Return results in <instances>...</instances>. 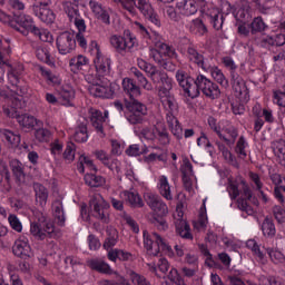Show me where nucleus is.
Listing matches in <instances>:
<instances>
[{"mask_svg": "<svg viewBox=\"0 0 285 285\" xmlns=\"http://www.w3.org/2000/svg\"><path fill=\"white\" fill-rule=\"evenodd\" d=\"M209 21L215 30H222L224 26V14L219 12V9H212L208 13Z\"/></svg>", "mask_w": 285, "mask_h": 285, "instance_id": "37", "label": "nucleus"}, {"mask_svg": "<svg viewBox=\"0 0 285 285\" xmlns=\"http://www.w3.org/2000/svg\"><path fill=\"white\" fill-rule=\"evenodd\" d=\"M88 91L92 97H102L104 99H110L115 95L112 83L108 79L104 83L96 82L95 85H90Z\"/></svg>", "mask_w": 285, "mask_h": 285, "instance_id": "17", "label": "nucleus"}, {"mask_svg": "<svg viewBox=\"0 0 285 285\" xmlns=\"http://www.w3.org/2000/svg\"><path fill=\"white\" fill-rule=\"evenodd\" d=\"M77 168H78V173H86V168H89L90 170H95V164H92V160H90L88 157L80 156Z\"/></svg>", "mask_w": 285, "mask_h": 285, "instance_id": "54", "label": "nucleus"}, {"mask_svg": "<svg viewBox=\"0 0 285 285\" xmlns=\"http://www.w3.org/2000/svg\"><path fill=\"white\" fill-rule=\"evenodd\" d=\"M252 32H264L266 30V23L261 17L255 18L250 23Z\"/></svg>", "mask_w": 285, "mask_h": 285, "instance_id": "58", "label": "nucleus"}, {"mask_svg": "<svg viewBox=\"0 0 285 285\" xmlns=\"http://www.w3.org/2000/svg\"><path fill=\"white\" fill-rule=\"evenodd\" d=\"M63 10L71 22L79 17V8L72 2H65Z\"/></svg>", "mask_w": 285, "mask_h": 285, "instance_id": "48", "label": "nucleus"}, {"mask_svg": "<svg viewBox=\"0 0 285 285\" xmlns=\"http://www.w3.org/2000/svg\"><path fill=\"white\" fill-rule=\"evenodd\" d=\"M88 63H90V60L86 56L78 55L70 59L69 67L72 72H79V70H83V67L88 66Z\"/></svg>", "mask_w": 285, "mask_h": 285, "instance_id": "34", "label": "nucleus"}, {"mask_svg": "<svg viewBox=\"0 0 285 285\" xmlns=\"http://www.w3.org/2000/svg\"><path fill=\"white\" fill-rule=\"evenodd\" d=\"M274 153L279 159L281 166H285V141L277 140L274 142Z\"/></svg>", "mask_w": 285, "mask_h": 285, "instance_id": "47", "label": "nucleus"}, {"mask_svg": "<svg viewBox=\"0 0 285 285\" xmlns=\"http://www.w3.org/2000/svg\"><path fill=\"white\" fill-rule=\"evenodd\" d=\"M88 266L92 271H97L98 273H104L105 275H117V272H114L112 268H110V265L104 261L99 259H91L88 262Z\"/></svg>", "mask_w": 285, "mask_h": 285, "instance_id": "31", "label": "nucleus"}, {"mask_svg": "<svg viewBox=\"0 0 285 285\" xmlns=\"http://www.w3.org/2000/svg\"><path fill=\"white\" fill-rule=\"evenodd\" d=\"M56 46L59 55H70L77 48L75 35L68 31L60 33L57 37Z\"/></svg>", "mask_w": 285, "mask_h": 285, "instance_id": "13", "label": "nucleus"}, {"mask_svg": "<svg viewBox=\"0 0 285 285\" xmlns=\"http://www.w3.org/2000/svg\"><path fill=\"white\" fill-rule=\"evenodd\" d=\"M122 197L131 208H144V199H141L137 190H125L122 191Z\"/></svg>", "mask_w": 285, "mask_h": 285, "instance_id": "28", "label": "nucleus"}, {"mask_svg": "<svg viewBox=\"0 0 285 285\" xmlns=\"http://www.w3.org/2000/svg\"><path fill=\"white\" fill-rule=\"evenodd\" d=\"M144 197L146 204L154 210V213H156V215H159L160 217L168 215V205H166L159 196L153 193H146Z\"/></svg>", "mask_w": 285, "mask_h": 285, "instance_id": "19", "label": "nucleus"}, {"mask_svg": "<svg viewBox=\"0 0 285 285\" xmlns=\"http://www.w3.org/2000/svg\"><path fill=\"white\" fill-rule=\"evenodd\" d=\"M187 57L189 61L193 63H197L199 68L206 70V66H204V55L199 53L195 47H188L187 49Z\"/></svg>", "mask_w": 285, "mask_h": 285, "instance_id": "38", "label": "nucleus"}, {"mask_svg": "<svg viewBox=\"0 0 285 285\" xmlns=\"http://www.w3.org/2000/svg\"><path fill=\"white\" fill-rule=\"evenodd\" d=\"M171 90L173 89H164L159 90L158 92V99L164 110L167 111V115H175L179 108L177 105V99H175V95L170 92Z\"/></svg>", "mask_w": 285, "mask_h": 285, "instance_id": "18", "label": "nucleus"}, {"mask_svg": "<svg viewBox=\"0 0 285 285\" xmlns=\"http://www.w3.org/2000/svg\"><path fill=\"white\" fill-rule=\"evenodd\" d=\"M32 35L38 37L40 41H43L45 43H52L53 41L52 33L46 29H39L36 27V30L32 31Z\"/></svg>", "mask_w": 285, "mask_h": 285, "instance_id": "51", "label": "nucleus"}, {"mask_svg": "<svg viewBox=\"0 0 285 285\" xmlns=\"http://www.w3.org/2000/svg\"><path fill=\"white\" fill-rule=\"evenodd\" d=\"M147 77L154 86H159L158 92L159 90H173V78L168 77L165 71L157 69L156 66L147 73Z\"/></svg>", "mask_w": 285, "mask_h": 285, "instance_id": "11", "label": "nucleus"}, {"mask_svg": "<svg viewBox=\"0 0 285 285\" xmlns=\"http://www.w3.org/2000/svg\"><path fill=\"white\" fill-rule=\"evenodd\" d=\"M174 224L176 226V233L183 239H193V234L190 233V225L184 219V205L178 204L176 210L173 215Z\"/></svg>", "mask_w": 285, "mask_h": 285, "instance_id": "9", "label": "nucleus"}, {"mask_svg": "<svg viewBox=\"0 0 285 285\" xmlns=\"http://www.w3.org/2000/svg\"><path fill=\"white\" fill-rule=\"evenodd\" d=\"M33 190L36 195V202L42 207L46 206L48 203V189L43 185L35 183Z\"/></svg>", "mask_w": 285, "mask_h": 285, "instance_id": "35", "label": "nucleus"}, {"mask_svg": "<svg viewBox=\"0 0 285 285\" xmlns=\"http://www.w3.org/2000/svg\"><path fill=\"white\" fill-rule=\"evenodd\" d=\"M90 10L94 12L96 19L99 21H102V23H106V26H110V14H108V11L104 9L101 3L91 0L89 2Z\"/></svg>", "mask_w": 285, "mask_h": 285, "instance_id": "27", "label": "nucleus"}, {"mask_svg": "<svg viewBox=\"0 0 285 285\" xmlns=\"http://www.w3.org/2000/svg\"><path fill=\"white\" fill-rule=\"evenodd\" d=\"M63 159L67 164H72V161H75V144L67 145L63 153Z\"/></svg>", "mask_w": 285, "mask_h": 285, "instance_id": "62", "label": "nucleus"}, {"mask_svg": "<svg viewBox=\"0 0 285 285\" xmlns=\"http://www.w3.org/2000/svg\"><path fill=\"white\" fill-rule=\"evenodd\" d=\"M256 42L258 43V46H261V48H273V46H275L273 41V36L263 35L256 40Z\"/></svg>", "mask_w": 285, "mask_h": 285, "instance_id": "61", "label": "nucleus"}, {"mask_svg": "<svg viewBox=\"0 0 285 285\" xmlns=\"http://www.w3.org/2000/svg\"><path fill=\"white\" fill-rule=\"evenodd\" d=\"M273 213L275 219L278 222V224H284L285 223V210L281 206H274L273 207Z\"/></svg>", "mask_w": 285, "mask_h": 285, "instance_id": "64", "label": "nucleus"}, {"mask_svg": "<svg viewBox=\"0 0 285 285\" xmlns=\"http://www.w3.org/2000/svg\"><path fill=\"white\" fill-rule=\"evenodd\" d=\"M11 91L16 92L18 97H13L10 99L11 106H3V112L7 117H10L11 119H17V117H19V112L17 110L26 108L23 95H26L27 90L23 87H19L16 89H11Z\"/></svg>", "mask_w": 285, "mask_h": 285, "instance_id": "8", "label": "nucleus"}, {"mask_svg": "<svg viewBox=\"0 0 285 285\" xmlns=\"http://www.w3.org/2000/svg\"><path fill=\"white\" fill-rule=\"evenodd\" d=\"M8 222L13 230L16 233H21L23 230V225H21V220H19V217L14 214H10L8 217Z\"/></svg>", "mask_w": 285, "mask_h": 285, "instance_id": "59", "label": "nucleus"}, {"mask_svg": "<svg viewBox=\"0 0 285 285\" xmlns=\"http://www.w3.org/2000/svg\"><path fill=\"white\" fill-rule=\"evenodd\" d=\"M3 60H0V83L3 81V78L6 77V66H8V79L13 88H21V81L19 80V75H21V71L23 70V67L19 66L12 67L10 65H6V62H2Z\"/></svg>", "mask_w": 285, "mask_h": 285, "instance_id": "16", "label": "nucleus"}, {"mask_svg": "<svg viewBox=\"0 0 285 285\" xmlns=\"http://www.w3.org/2000/svg\"><path fill=\"white\" fill-rule=\"evenodd\" d=\"M155 139H157L161 146H168V144H170V135L164 124H157L155 126Z\"/></svg>", "mask_w": 285, "mask_h": 285, "instance_id": "32", "label": "nucleus"}, {"mask_svg": "<svg viewBox=\"0 0 285 285\" xmlns=\"http://www.w3.org/2000/svg\"><path fill=\"white\" fill-rule=\"evenodd\" d=\"M157 189L159 195L164 197L167 202H173V187L168 181V177L160 175L157 179Z\"/></svg>", "mask_w": 285, "mask_h": 285, "instance_id": "26", "label": "nucleus"}, {"mask_svg": "<svg viewBox=\"0 0 285 285\" xmlns=\"http://www.w3.org/2000/svg\"><path fill=\"white\" fill-rule=\"evenodd\" d=\"M12 173L14 175V177H17L18 181H23V179H26V174L23 173V164H21V161L13 159L10 163Z\"/></svg>", "mask_w": 285, "mask_h": 285, "instance_id": "46", "label": "nucleus"}, {"mask_svg": "<svg viewBox=\"0 0 285 285\" xmlns=\"http://www.w3.org/2000/svg\"><path fill=\"white\" fill-rule=\"evenodd\" d=\"M122 90L130 99H135L141 95V89L139 86H136L135 81L130 78H125L122 80Z\"/></svg>", "mask_w": 285, "mask_h": 285, "instance_id": "30", "label": "nucleus"}, {"mask_svg": "<svg viewBox=\"0 0 285 285\" xmlns=\"http://www.w3.org/2000/svg\"><path fill=\"white\" fill-rule=\"evenodd\" d=\"M142 237L144 246L148 255L157 257V255H159V250H166L167 253H171L173 250V248L166 244V240H164V238H161L157 233H154L153 236H150V234L144 230Z\"/></svg>", "mask_w": 285, "mask_h": 285, "instance_id": "3", "label": "nucleus"}, {"mask_svg": "<svg viewBox=\"0 0 285 285\" xmlns=\"http://www.w3.org/2000/svg\"><path fill=\"white\" fill-rule=\"evenodd\" d=\"M52 213L58 226H66V214H63V203L56 200L52 204Z\"/></svg>", "mask_w": 285, "mask_h": 285, "instance_id": "33", "label": "nucleus"}, {"mask_svg": "<svg viewBox=\"0 0 285 285\" xmlns=\"http://www.w3.org/2000/svg\"><path fill=\"white\" fill-rule=\"evenodd\" d=\"M209 72H210L213 79H215V81H217V83H220V85L227 83L226 76H224V72H222L219 68L212 67L209 69Z\"/></svg>", "mask_w": 285, "mask_h": 285, "instance_id": "57", "label": "nucleus"}, {"mask_svg": "<svg viewBox=\"0 0 285 285\" xmlns=\"http://www.w3.org/2000/svg\"><path fill=\"white\" fill-rule=\"evenodd\" d=\"M166 161V151H160V153H151L149 154L145 160L147 164H153V161Z\"/></svg>", "mask_w": 285, "mask_h": 285, "instance_id": "63", "label": "nucleus"}, {"mask_svg": "<svg viewBox=\"0 0 285 285\" xmlns=\"http://www.w3.org/2000/svg\"><path fill=\"white\" fill-rule=\"evenodd\" d=\"M13 255L21 259H30L32 257V247L26 237H19L12 246Z\"/></svg>", "mask_w": 285, "mask_h": 285, "instance_id": "22", "label": "nucleus"}, {"mask_svg": "<svg viewBox=\"0 0 285 285\" xmlns=\"http://www.w3.org/2000/svg\"><path fill=\"white\" fill-rule=\"evenodd\" d=\"M106 119H108V111L104 114L97 109H90V121L95 130L100 135V137H106L104 132V125L106 124Z\"/></svg>", "mask_w": 285, "mask_h": 285, "instance_id": "24", "label": "nucleus"}, {"mask_svg": "<svg viewBox=\"0 0 285 285\" xmlns=\"http://www.w3.org/2000/svg\"><path fill=\"white\" fill-rule=\"evenodd\" d=\"M209 128L218 135L219 139H223L227 146H234L235 141L237 139V129L233 126L226 127V132L230 134V138H226V135L222 134V130H219V127L217 126V120L214 117L208 118Z\"/></svg>", "mask_w": 285, "mask_h": 285, "instance_id": "21", "label": "nucleus"}, {"mask_svg": "<svg viewBox=\"0 0 285 285\" xmlns=\"http://www.w3.org/2000/svg\"><path fill=\"white\" fill-rule=\"evenodd\" d=\"M197 83L200 88V92H203L205 97H208V99H219L222 90L217 83L213 82V80L206 78L204 75H198Z\"/></svg>", "mask_w": 285, "mask_h": 285, "instance_id": "12", "label": "nucleus"}, {"mask_svg": "<svg viewBox=\"0 0 285 285\" xmlns=\"http://www.w3.org/2000/svg\"><path fill=\"white\" fill-rule=\"evenodd\" d=\"M232 88L235 97L240 101V104H247L248 99H250V95L248 92L246 81L239 73H233Z\"/></svg>", "mask_w": 285, "mask_h": 285, "instance_id": "15", "label": "nucleus"}, {"mask_svg": "<svg viewBox=\"0 0 285 285\" xmlns=\"http://www.w3.org/2000/svg\"><path fill=\"white\" fill-rule=\"evenodd\" d=\"M16 119L21 128H27L28 130L35 128L38 124L37 118L28 114L18 115Z\"/></svg>", "mask_w": 285, "mask_h": 285, "instance_id": "41", "label": "nucleus"}, {"mask_svg": "<svg viewBox=\"0 0 285 285\" xmlns=\"http://www.w3.org/2000/svg\"><path fill=\"white\" fill-rule=\"evenodd\" d=\"M109 43L118 55H126L130 52L137 45V38L130 33V31H125L124 36L112 35L109 38Z\"/></svg>", "mask_w": 285, "mask_h": 285, "instance_id": "4", "label": "nucleus"}, {"mask_svg": "<svg viewBox=\"0 0 285 285\" xmlns=\"http://www.w3.org/2000/svg\"><path fill=\"white\" fill-rule=\"evenodd\" d=\"M60 99L63 106H70V101L75 99V90L72 88H62L60 91Z\"/></svg>", "mask_w": 285, "mask_h": 285, "instance_id": "53", "label": "nucleus"}, {"mask_svg": "<svg viewBox=\"0 0 285 285\" xmlns=\"http://www.w3.org/2000/svg\"><path fill=\"white\" fill-rule=\"evenodd\" d=\"M174 56L175 50L164 42L156 43V48L149 50V57L165 70H173V62L168 60V57Z\"/></svg>", "mask_w": 285, "mask_h": 285, "instance_id": "2", "label": "nucleus"}, {"mask_svg": "<svg viewBox=\"0 0 285 285\" xmlns=\"http://www.w3.org/2000/svg\"><path fill=\"white\" fill-rule=\"evenodd\" d=\"M262 230L265 237H275V223H273L269 218H265L262 224Z\"/></svg>", "mask_w": 285, "mask_h": 285, "instance_id": "50", "label": "nucleus"}, {"mask_svg": "<svg viewBox=\"0 0 285 285\" xmlns=\"http://www.w3.org/2000/svg\"><path fill=\"white\" fill-rule=\"evenodd\" d=\"M125 108L130 112L128 116L129 124H144L146 115H148V107L139 100L131 98L125 101Z\"/></svg>", "mask_w": 285, "mask_h": 285, "instance_id": "5", "label": "nucleus"}, {"mask_svg": "<svg viewBox=\"0 0 285 285\" xmlns=\"http://www.w3.org/2000/svg\"><path fill=\"white\" fill-rule=\"evenodd\" d=\"M89 206L92 208L94 217H96V219H99L102 224H109L110 212L108 209L110 208V205L106 203V199H104L101 194H94L89 202Z\"/></svg>", "mask_w": 285, "mask_h": 285, "instance_id": "6", "label": "nucleus"}, {"mask_svg": "<svg viewBox=\"0 0 285 285\" xmlns=\"http://www.w3.org/2000/svg\"><path fill=\"white\" fill-rule=\"evenodd\" d=\"M166 121L168 124V128L170 132L176 137V139H184V129L181 128V125L179 124V120L175 115L170 114L167 115Z\"/></svg>", "mask_w": 285, "mask_h": 285, "instance_id": "29", "label": "nucleus"}, {"mask_svg": "<svg viewBox=\"0 0 285 285\" xmlns=\"http://www.w3.org/2000/svg\"><path fill=\"white\" fill-rule=\"evenodd\" d=\"M108 237L105 239L104 248L110 250L112 246H117V240L119 239V233L114 227H107Z\"/></svg>", "mask_w": 285, "mask_h": 285, "instance_id": "39", "label": "nucleus"}, {"mask_svg": "<svg viewBox=\"0 0 285 285\" xmlns=\"http://www.w3.org/2000/svg\"><path fill=\"white\" fill-rule=\"evenodd\" d=\"M199 6L202 4H199L197 0H177L176 2V9L185 17H193V14H197Z\"/></svg>", "mask_w": 285, "mask_h": 285, "instance_id": "25", "label": "nucleus"}, {"mask_svg": "<svg viewBox=\"0 0 285 285\" xmlns=\"http://www.w3.org/2000/svg\"><path fill=\"white\" fill-rule=\"evenodd\" d=\"M266 253L272 259L273 264H284L285 263V256L281 250L273 249L271 247L266 248Z\"/></svg>", "mask_w": 285, "mask_h": 285, "instance_id": "49", "label": "nucleus"}, {"mask_svg": "<svg viewBox=\"0 0 285 285\" xmlns=\"http://www.w3.org/2000/svg\"><path fill=\"white\" fill-rule=\"evenodd\" d=\"M85 184L91 188H99V186H104V184H106V179L101 176L87 174L85 175Z\"/></svg>", "mask_w": 285, "mask_h": 285, "instance_id": "44", "label": "nucleus"}, {"mask_svg": "<svg viewBox=\"0 0 285 285\" xmlns=\"http://www.w3.org/2000/svg\"><path fill=\"white\" fill-rule=\"evenodd\" d=\"M246 146H248V144H246V138H244L243 136L238 139L237 144H236V153L238 155V157H240V159H246Z\"/></svg>", "mask_w": 285, "mask_h": 285, "instance_id": "56", "label": "nucleus"}, {"mask_svg": "<svg viewBox=\"0 0 285 285\" xmlns=\"http://www.w3.org/2000/svg\"><path fill=\"white\" fill-rule=\"evenodd\" d=\"M208 226V215H206V200L203 203L197 222H194V228L196 230H206Z\"/></svg>", "mask_w": 285, "mask_h": 285, "instance_id": "40", "label": "nucleus"}, {"mask_svg": "<svg viewBox=\"0 0 285 285\" xmlns=\"http://www.w3.org/2000/svg\"><path fill=\"white\" fill-rule=\"evenodd\" d=\"M14 21L20 27L13 24V28L18 30V32H21V35H23L24 37H28V32H35L37 28V26H35V20L32 19V17L26 13L14 14Z\"/></svg>", "mask_w": 285, "mask_h": 285, "instance_id": "20", "label": "nucleus"}, {"mask_svg": "<svg viewBox=\"0 0 285 285\" xmlns=\"http://www.w3.org/2000/svg\"><path fill=\"white\" fill-rule=\"evenodd\" d=\"M36 56H37V59H39L40 61H43L45 63L52 62V60L50 59V51H48V49L46 48H38L36 50Z\"/></svg>", "mask_w": 285, "mask_h": 285, "instance_id": "60", "label": "nucleus"}, {"mask_svg": "<svg viewBox=\"0 0 285 285\" xmlns=\"http://www.w3.org/2000/svg\"><path fill=\"white\" fill-rule=\"evenodd\" d=\"M30 235H32L35 239L43 242V239H46V237L48 236V232H46V225L39 223H31Z\"/></svg>", "mask_w": 285, "mask_h": 285, "instance_id": "36", "label": "nucleus"}, {"mask_svg": "<svg viewBox=\"0 0 285 285\" xmlns=\"http://www.w3.org/2000/svg\"><path fill=\"white\" fill-rule=\"evenodd\" d=\"M246 246L247 248L253 250V253H255V255L258 257L262 264H266V258L264 256V253H262V250L259 249V245H257V242L255 239L247 240Z\"/></svg>", "mask_w": 285, "mask_h": 285, "instance_id": "52", "label": "nucleus"}, {"mask_svg": "<svg viewBox=\"0 0 285 285\" xmlns=\"http://www.w3.org/2000/svg\"><path fill=\"white\" fill-rule=\"evenodd\" d=\"M176 79L183 88L184 92L190 97V99H196V97L202 92V88L199 87V82H197V78L193 79L186 73L184 70H178L176 72Z\"/></svg>", "mask_w": 285, "mask_h": 285, "instance_id": "7", "label": "nucleus"}, {"mask_svg": "<svg viewBox=\"0 0 285 285\" xmlns=\"http://www.w3.org/2000/svg\"><path fill=\"white\" fill-rule=\"evenodd\" d=\"M0 135H1L2 138L6 139V141H8V144L13 146V148H17V146H19V144H21V136L20 135H16L11 130L1 129L0 130Z\"/></svg>", "mask_w": 285, "mask_h": 285, "instance_id": "42", "label": "nucleus"}, {"mask_svg": "<svg viewBox=\"0 0 285 285\" xmlns=\"http://www.w3.org/2000/svg\"><path fill=\"white\" fill-rule=\"evenodd\" d=\"M114 3H120L124 10L129 12L131 17H137V9L145 18L148 19L154 26H161L159 16L155 12L150 0H112Z\"/></svg>", "mask_w": 285, "mask_h": 285, "instance_id": "1", "label": "nucleus"}, {"mask_svg": "<svg viewBox=\"0 0 285 285\" xmlns=\"http://www.w3.org/2000/svg\"><path fill=\"white\" fill-rule=\"evenodd\" d=\"M91 48L96 50V59L94 60V63L98 77H108V75H110V58L101 55L97 41H91Z\"/></svg>", "mask_w": 285, "mask_h": 285, "instance_id": "14", "label": "nucleus"}, {"mask_svg": "<svg viewBox=\"0 0 285 285\" xmlns=\"http://www.w3.org/2000/svg\"><path fill=\"white\" fill-rule=\"evenodd\" d=\"M127 275H128L131 284H134V285H151L150 281H148L146 278V276H144V275H141V274H139V273H137L132 269H129L127 272Z\"/></svg>", "mask_w": 285, "mask_h": 285, "instance_id": "45", "label": "nucleus"}, {"mask_svg": "<svg viewBox=\"0 0 285 285\" xmlns=\"http://www.w3.org/2000/svg\"><path fill=\"white\" fill-rule=\"evenodd\" d=\"M73 139L78 144H86L88 141V127L86 124H80L73 134Z\"/></svg>", "mask_w": 285, "mask_h": 285, "instance_id": "43", "label": "nucleus"}, {"mask_svg": "<svg viewBox=\"0 0 285 285\" xmlns=\"http://www.w3.org/2000/svg\"><path fill=\"white\" fill-rule=\"evenodd\" d=\"M36 220L33 223L41 224L46 228V233L48 237L51 239H57L61 237V232L55 228V224L48 220V215L42 212H36L35 214Z\"/></svg>", "mask_w": 285, "mask_h": 285, "instance_id": "23", "label": "nucleus"}, {"mask_svg": "<svg viewBox=\"0 0 285 285\" xmlns=\"http://www.w3.org/2000/svg\"><path fill=\"white\" fill-rule=\"evenodd\" d=\"M227 193L230 199H236L239 197V186L237 185V181L228 178Z\"/></svg>", "mask_w": 285, "mask_h": 285, "instance_id": "55", "label": "nucleus"}, {"mask_svg": "<svg viewBox=\"0 0 285 285\" xmlns=\"http://www.w3.org/2000/svg\"><path fill=\"white\" fill-rule=\"evenodd\" d=\"M49 6H52L51 0L38 1L32 6L33 14L47 24L55 23V20L57 19L55 11L48 8Z\"/></svg>", "mask_w": 285, "mask_h": 285, "instance_id": "10", "label": "nucleus"}]
</instances>
